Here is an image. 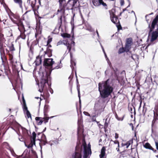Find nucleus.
Instances as JSON below:
<instances>
[{"label":"nucleus","mask_w":158,"mask_h":158,"mask_svg":"<svg viewBox=\"0 0 158 158\" xmlns=\"http://www.w3.org/2000/svg\"><path fill=\"white\" fill-rule=\"evenodd\" d=\"M110 79L102 81L98 84V91L101 97L105 98L110 95L113 90V87L110 85Z\"/></svg>","instance_id":"f257e3e1"},{"label":"nucleus","mask_w":158,"mask_h":158,"mask_svg":"<svg viewBox=\"0 0 158 158\" xmlns=\"http://www.w3.org/2000/svg\"><path fill=\"white\" fill-rule=\"evenodd\" d=\"M53 60V59L52 58L44 59L43 65L46 69H45L44 72L40 73V76H42V73H44V74H47V75H48V77H49L50 74H49V70L52 69L53 66L52 65L54 63V61ZM45 75H44V77H45Z\"/></svg>","instance_id":"f03ea898"},{"label":"nucleus","mask_w":158,"mask_h":158,"mask_svg":"<svg viewBox=\"0 0 158 158\" xmlns=\"http://www.w3.org/2000/svg\"><path fill=\"white\" fill-rule=\"evenodd\" d=\"M45 74H44V73H42V75L40 76L41 77V81L40 83V89H39V91L40 92H43V89L46 83H48V75L46 74L44 77ZM38 85H39V84L37 83ZM39 87L40 85H39Z\"/></svg>","instance_id":"7ed1b4c3"},{"label":"nucleus","mask_w":158,"mask_h":158,"mask_svg":"<svg viewBox=\"0 0 158 158\" xmlns=\"http://www.w3.org/2000/svg\"><path fill=\"white\" fill-rule=\"evenodd\" d=\"M27 4H28L29 6H27L26 5H24L25 9L27 10L30 7V9L28 10L26 12L24 13V15L26 14L28 12L30 11L31 10H32L34 12L36 10V7L35 4L36 3V0H27Z\"/></svg>","instance_id":"20e7f679"},{"label":"nucleus","mask_w":158,"mask_h":158,"mask_svg":"<svg viewBox=\"0 0 158 158\" xmlns=\"http://www.w3.org/2000/svg\"><path fill=\"white\" fill-rule=\"evenodd\" d=\"M64 44L66 45L67 47V49L69 50L68 52L70 53V62L71 65L70 67L72 69V71L74 69V68L73 66H75L76 63L75 62V60L73 57V55L72 52H70L71 49V45L69 44L68 43L66 42V43H64Z\"/></svg>","instance_id":"39448f33"},{"label":"nucleus","mask_w":158,"mask_h":158,"mask_svg":"<svg viewBox=\"0 0 158 158\" xmlns=\"http://www.w3.org/2000/svg\"><path fill=\"white\" fill-rule=\"evenodd\" d=\"M112 12H110V19L114 23L116 24L118 29L120 30L122 29V27L121 25L119 24L118 25H117L118 22H119V20L117 16L115 15L114 14V13L115 12V10L114 9H112L111 10Z\"/></svg>","instance_id":"423d86ee"},{"label":"nucleus","mask_w":158,"mask_h":158,"mask_svg":"<svg viewBox=\"0 0 158 158\" xmlns=\"http://www.w3.org/2000/svg\"><path fill=\"white\" fill-rule=\"evenodd\" d=\"M82 146L84 148V158H87L89 156V155H90L91 154V149L89 148H86V143L85 140L83 141L82 142Z\"/></svg>","instance_id":"0eeeda50"},{"label":"nucleus","mask_w":158,"mask_h":158,"mask_svg":"<svg viewBox=\"0 0 158 158\" xmlns=\"http://www.w3.org/2000/svg\"><path fill=\"white\" fill-rule=\"evenodd\" d=\"M104 107H103L102 106L98 104H95L94 109L95 114H97V116L100 114L101 113L104 111Z\"/></svg>","instance_id":"6e6552de"},{"label":"nucleus","mask_w":158,"mask_h":158,"mask_svg":"<svg viewBox=\"0 0 158 158\" xmlns=\"http://www.w3.org/2000/svg\"><path fill=\"white\" fill-rule=\"evenodd\" d=\"M8 15L10 20L14 23H16L17 21L20 19L19 15L14 14L11 11L8 13Z\"/></svg>","instance_id":"1a4fd4ad"},{"label":"nucleus","mask_w":158,"mask_h":158,"mask_svg":"<svg viewBox=\"0 0 158 158\" xmlns=\"http://www.w3.org/2000/svg\"><path fill=\"white\" fill-rule=\"evenodd\" d=\"M156 24H158V15L156 16V17L152 21L151 27H150V24L148 25V28H149V35L151 34L152 30L155 28Z\"/></svg>","instance_id":"9d476101"},{"label":"nucleus","mask_w":158,"mask_h":158,"mask_svg":"<svg viewBox=\"0 0 158 158\" xmlns=\"http://www.w3.org/2000/svg\"><path fill=\"white\" fill-rule=\"evenodd\" d=\"M156 30L154 31H152L150 34L149 35H149L152 34L151 40L152 41L156 40L158 37V24H156Z\"/></svg>","instance_id":"9b49d317"},{"label":"nucleus","mask_w":158,"mask_h":158,"mask_svg":"<svg viewBox=\"0 0 158 158\" xmlns=\"http://www.w3.org/2000/svg\"><path fill=\"white\" fill-rule=\"evenodd\" d=\"M71 10H72V13L73 15V16H75V14H77L78 13H79L81 18L83 20H84V18L81 11V7L77 8L73 7V8H71Z\"/></svg>","instance_id":"f8f14e48"},{"label":"nucleus","mask_w":158,"mask_h":158,"mask_svg":"<svg viewBox=\"0 0 158 158\" xmlns=\"http://www.w3.org/2000/svg\"><path fill=\"white\" fill-rule=\"evenodd\" d=\"M61 60H60L59 62H58V63H54L53 64V66H54V67L53 66L52 68V69H49V74H50L52 70L54 69H58L61 68L62 67V64L61 63Z\"/></svg>","instance_id":"ddd939ff"},{"label":"nucleus","mask_w":158,"mask_h":158,"mask_svg":"<svg viewBox=\"0 0 158 158\" xmlns=\"http://www.w3.org/2000/svg\"><path fill=\"white\" fill-rule=\"evenodd\" d=\"M71 2V0H69L67 4H64L63 6L62 5V7L63 9V12H64L66 10H71V7H70L71 4L70 3Z\"/></svg>","instance_id":"4468645a"},{"label":"nucleus","mask_w":158,"mask_h":158,"mask_svg":"<svg viewBox=\"0 0 158 158\" xmlns=\"http://www.w3.org/2000/svg\"><path fill=\"white\" fill-rule=\"evenodd\" d=\"M132 43V40L131 38L127 39L126 41L125 44V48L127 49V50H129L131 48V44Z\"/></svg>","instance_id":"2eb2a0df"},{"label":"nucleus","mask_w":158,"mask_h":158,"mask_svg":"<svg viewBox=\"0 0 158 158\" xmlns=\"http://www.w3.org/2000/svg\"><path fill=\"white\" fill-rule=\"evenodd\" d=\"M15 23L16 24L18 27V29L19 31L20 30H23L24 31H25L23 23L20 19L19 20L17 21L16 23Z\"/></svg>","instance_id":"dca6fc26"},{"label":"nucleus","mask_w":158,"mask_h":158,"mask_svg":"<svg viewBox=\"0 0 158 158\" xmlns=\"http://www.w3.org/2000/svg\"><path fill=\"white\" fill-rule=\"evenodd\" d=\"M71 1L72 2L73 4H71L70 7H71V8L73 7H81V6H80L79 2L78 1V0H71Z\"/></svg>","instance_id":"f3484780"},{"label":"nucleus","mask_w":158,"mask_h":158,"mask_svg":"<svg viewBox=\"0 0 158 158\" xmlns=\"http://www.w3.org/2000/svg\"><path fill=\"white\" fill-rule=\"evenodd\" d=\"M10 63L12 65V68L14 69H17V67L16 66V64L17 63L16 61L14 60L13 59L12 57H11L10 59Z\"/></svg>","instance_id":"a211bd4d"},{"label":"nucleus","mask_w":158,"mask_h":158,"mask_svg":"<svg viewBox=\"0 0 158 158\" xmlns=\"http://www.w3.org/2000/svg\"><path fill=\"white\" fill-rule=\"evenodd\" d=\"M81 152H75L72 155V158H81Z\"/></svg>","instance_id":"6ab92c4d"},{"label":"nucleus","mask_w":158,"mask_h":158,"mask_svg":"<svg viewBox=\"0 0 158 158\" xmlns=\"http://www.w3.org/2000/svg\"><path fill=\"white\" fill-rule=\"evenodd\" d=\"M42 60L41 57L39 56H37L36 57V59L35 61V65L37 66L39 65L41 63Z\"/></svg>","instance_id":"aec40b11"},{"label":"nucleus","mask_w":158,"mask_h":158,"mask_svg":"<svg viewBox=\"0 0 158 158\" xmlns=\"http://www.w3.org/2000/svg\"><path fill=\"white\" fill-rule=\"evenodd\" d=\"M35 119L38 125H41L43 122V120L42 118L40 117H36L35 118Z\"/></svg>","instance_id":"412c9836"},{"label":"nucleus","mask_w":158,"mask_h":158,"mask_svg":"<svg viewBox=\"0 0 158 158\" xmlns=\"http://www.w3.org/2000/svg\"><path fill=\"white\" fill-rule=\"evenodd\" d=\"M20 126L21 127L23 135L24 136H27L28 135V130L26 128L22 127L21 125H20Z\"/></svg>","instance_id":"4be33fe9"},{"label":"nucleus","mask_w":158,"mask_h":158,"mask_svg":"<svg viewBox=\"0 0 158 158\" xmlns=\"http://www.w3.org/2000/svg\"><path fill=\"white\" fill-rule=\"evenodd\" d=\"M106 149L105 147H103L101 150V154L99 155L100 158H102L104 157L105 154Z\"/></svg>","instance_id":"5701e85b"},{"label":"nucleus","mask_w":158,"mask_h":158,"mask_svg":"<svg viewBox=\"0 0 158 158\" xmlns=\"http://www.w3.org/2000/svg\"><path fill=\"white\" fill-rule=\"evenodd\" d=\"M64 0H59V6L60 9H58L57 11V13L56 14V15L58 14V12L61 11H63V9L62 8V3L63 2Z\"/></svg>","instance_id":"b1692460"},{"label":"nucleus","mask_w":158,"mask_h":158,"mask_svg":"<svg viewBox=\"0 0 158 158\" xmlns=\"http://www.w3.org/2000/svg\"><path fill=\"white\" fill-rule=\"evenodd\" d=\"M143 147L146 149H149L154 151V148L151 146L150 144L148 143H147L143 145Z\"/></svg>","instance_id":"393cba45"},{"label":"nucleus","mask_w":158,"mask_h":158,"mask_svg":"<svg viewBox=\"0 0 158 158\" xmlns=\"http://www.w3.org/2000/svg\"><path fill=\"white\" fill-rule=\"evenodd\" d=\"M19 31L20 32V35L19 36L20 37L23 39L24 40L26 38V35H25L24 33L26 31H24L23 30H20Z\"/></svg>","instance_id":"a878e982"},{"label":"nucleus","mask_w":158,"mask_h":158,"mask_svg":"<svg viewBox=\"0 0 158 158\" xmlns=\"http://www.w3.org/2000/svg\"><path fill=\"white\" fill-rule=\"evenodd\" d=\"M101 0H93V3L95 6H98L101 5Z\"/></svg>","instance_id":"bb28decb"},{"label":"nucleus","mask_w":158,"mask_h":158,"mask_svg":"<svg viewBox=\"0 0 158 158\" xmlns=\"http://www.w3.org/2000/svg\"><path fill=\"white\" fill-rule=\"evenodd\" d=\"M23 111L24 112L25 111L26 112L27 116V118H30L31 119V113L28 110L27 107V109L24 108L23 109Z\"/></svg>","instance_id":"cd10ccee"},{"label":"nucleus","mask_w":158,"mask_h":158,"mask_svg":"<svg viewBox=\"0 0 158 158\" xmlns=\"http://www.w3.org/2000/svg\"><path fill=\"white\" fill-rule=\"evenodd\" d=\"M2 146L3 148H6L9 150L10 148H11L9 144L6 142L3 143L2 145Z\"/></svg>","instance_id":"c85d7f7f"},{"label":"nucleus","mask_w":158,"mask_h":158,"mask_svg":"<svg viewBox=\"0 0 158 158\" xmlns=\"http://www.w3.org/2000/svg\"><path fill=\"white\" fill-rule=\"evenodd\" d=\"M129 51V50H127V49L125 48V47L124 48L122 47L119 49L118 52L119 54H121L125 52H127Z\"/></svg>","instance_id":"c756f323"},{"label":"nucleus","mask_w":158,"mask_h":158,"mask_svg":"<svg viewBox=\"0 0 158 158\" xmlns=\"http://www.w3.org/2000/svg\"><path fill=\"white\" fill-rule=\"evenodd\" d=\"M15 3L18 4L20 7L22 8V0H13Z\"/></svg>","instance_id":"7c9ffc66"},{"label":"nucleus","mask_w":158,"mask_h":158,"mask_svg":"<svg viewBox=\"0 0 158 158\" xmlns=\"http://www.w3.org/2000/svg\"><path fill=\"white\" fill-rule=\"evenodd\" d=\"M24 143L25 146L28 148H32L33 147V145H35V143H34L33 141L31 140L30 143L28 145L26 144L25 142Z\"/></svg>","instance_id":"2f4dec72"},{"label":"nucleus","mask_w":158,"mask_h":158,"mask_svg":"<svg viewBox=\"0 0 158 158\" xmlns=\"http://www.w3.org/2000/svg\"><path fill=\"white\" fill-rule=\"evenodd\" d=\"M77 90L78 91V97L79 98V106L81 108V101L80 99V88H78V86H77Z\"/></svg>","instance_id":"473e14b6"},{"label":"nucleus","mask_w":158,"mask_h":158,"mask_svg":"<svg viewBox=\"0 0 158 158\" xmlns=\"http://www.w3.org/2000/svg\"><path fill=\"white\" fill-rule=\"evenodd\" d=\"M32 137L31 139V140L33 141L34 143L35 142V138L36 134L35 132H33L32 133Z\"/></svg>","instance_id":"72a5a7b5"},{"label":"nucleus","mask_w":158,"mask_h":158,"mask_svg":"<svg viewBox=\"0 0 158 158\" xmlns=\"http://www.w3.org/2000/svg\"><path fill=\"white\" fill-rule=\"evenodd\" d=\"M131 57L134 60H136L139 59V56L137 54H134L131 55Z\"/></svg>","instance_id":"f704fd0d"},{"label":"nucleus","mask_w":158,"mask_h":158,"mask_svg":"<svg viewBox=\"0 0 158 158\" xmlns=\"http://www.w3.org/2000/svg\"><path fill=\"white\" fill-rule=\"evenodd\" d=\"M61 36L64 38H69L70 37V35L67 33H63L61 34Z\"/></svg>","instance_id":"c9c22d12"},{"label":"nucleus","mask_w":158,"mask_h":158,"mask_svg":"<svg viewBox=\"0 0 158 158\" xmlns=\"http://www.w3.org/2000/svg\"><path fill=\"white\" fill-rule=\"evenodd\" d=\"M155 110L157 111V115H158V99L156 100L155 102Z\"/></svg>","instance_id":"e433bc0d"},{"label":"nucleus","mask_w":158,"mask_h":158,"mask_svg":"<svg viewBox=\"0 0 158 158\" xmlns=\"http://www.w3.org/2000/svg\"><path fill=\"white\" fill-rule=\"evenodd\" d=\"M47 141L46 136L44 134H42L41 137V141Z\"/></svg>","instance_id":"4c0bfd02"},{"label":"nucleus","mask_w":158,"mask_h":158,"mask_svg":"<svg viewBox=\"0 0 158 158\" xmlns=\"http://www.w3.org/2000/svg\"><path fill=\"white\" fill-rule=\"evenodd\" d=\"M22 100L23 103V109L24 108L27 109V107L26 106L25 101L23 96Z\"/></svg>","instance_id":"58836bf2"},{"label":"nucleus","mask_w":158,"mask_h":158,"mask_svg":"<svg viewBox=\"0 0 158 158\" xmlns=\"http://www.w3.org/2000/svg\"><path fill=\"white\" fill-rule=\"evenodd\" d=\"M48 106L45 105L44 106V115L45 116V113H47L48 111Z\"/></svg>","instance_id":"ea45409f"},{"label":"nucleus","mask_w":158,"mask_h":158,"mask_svg":"<svg viewBox=\"0 0 158 158\" xmlns=\"http://www.w3.org/2000/svg\"><path fill=\"white\" fill-rule=\"evenodd\" d=\"M147 110V108L144 106L143 107V110L142 111V114L144 116Z\"/></svg>","instance_id":"a19ab883"},{"label":"nucleus","mask_w":158,"mask_h":158,"mask_svg":"<svg viewBox=\"0 0 158 158\" xmlns=\"http://www.w3.org/2000/svg\"><path fill=\"white\" fill-rule=\"evenodd\" d=\"M62 16H61L58 20V25L59 26V27L61 26L62 24Z\"/></svg>","instance_id":"79ce46f5"},{"label":"nucleus","mask_w":158,"mask_h":158,"mask_svg":"<svg viewBox=\"0 0 158 158\" xmlns=\"http://www.w3.org/2000/svg\"><path fill=\"white\" fill-rule=\"evenodd\" d=\"M9 50L10 51H14L15 50L13 44H12L11 45L9 46Z\"/></svg>","instance_id":"37998d69"},{"label":"nucleus","mask_w":158,"mask_h":158,"mask_svg":"<svg viewBox=\"0 0 158 158\" xmlns=\"http://www.w3.org/2000/svg\"><path fill=\"white\" fill-rule=\"evenodd\" d=\"M42 119L43 120V122H44V123H46L48 122L49 118H48V117H44L42 118Z\"/></svg>","instance_id":"c03bdc74"},{"label":"nucleus","mask_w":158,"mask_h":158,"mask_svg":"<svg viewBox=\"0 0 158 158\" xmlns=\"http://www.w3.org/2000/svg\"><path fill=\"white\" fill-rule=\"evenodd\" d=\"M115 118H116L119 121H123V118H124V116L122 118H119L118 117L117 115L116 114L115 115Z\"/></svg>","instance_id":"a18cd8bd"},{"label":"nucleus","mask_w":158,"mask_h":158,"mask_svg":"<svg viewBox=\"0 0 158 158\" xmlns=\"http://www.w3.org/2000/svg\"><path fill=\"white\" fill-rule=\"evenodd\" d=\"M97 116H97V114H96L95 115L93 116L92 117V119H91L92 121L97 122L96 121V119L95 117H97Z\"/></svg>","instance_id":"49530a36"},{"label":"nucleus","mask_w":158,"mask_h":158,"mask_svg":"<svg viewBox=\"0 0 158 158\" xmlns=\"http://www.w3.org/2000/svg\"><path fill=\"white\" fill-rule=\"evenodd\" d=\"M130 145V143H122V146H126V148H128Z\"/></svg>","instance_id":"de8ad7c7"},{"label":"nucleus","mask_w":158,"mask_h":158,"mask_svg":"<svg viewBox=\"0 0 158 158\" xmlns=\"http://www.w3.org/2000/svg\"><path fill=\"white\" fill-rule=\"evenodd\" d=\"M41 144H40L41 146L42 145H45L47 143H48V142L47 141H40Z\"/></svg>","instance_id":"09e8293b"},{"label":"nucleus","mask_w":158,"mask_h":158,"mask_svg":"<svg viewBox=\"0 0 158 158\" xmlns=\"http://www.w3.org/2000/svg\"><path fill=\"white\" fill-rule=\"evenodd\" d=\"M30 152V151H29L28 149H26L24 151L23 154L25 155H27Z\"/></svg>","instance_id":"8fccbe9b"},{"label":"nucleus","mask_w":158,"mask_h":158,"mask_svg":"<svg viewBox=\"0 0 158 158\" xmlns=\"http://www.w3.org/2000/svg\"><path fill=\"white\" fill-rule=\"evenodd\" d=\"M136 86L137 88V89H140V84L138 82H136Z\"/></svg>","instance_id":"3c124183"},{"label":"nucleus","mask_w":158,"mask_h":158,"mask_svg":"<svg viewBox=\"0 0 158 158\" xmlns=\"http://www.w3.org/2000/svg\"><path fill=\"white\" fill-rule=\"evenodd\" d=\"M104 53V55H105V57L106 59V60H109V59L108 58H107V56L106 55V54L105 52V51L104 50V49H103V50H102Z\"/></svg>","instance_id":"603ef678"},{"label":"nucleus","mask_w":158,"mask_h":158,"mask_svg":"<svg viewBox=\"0 0 158 158\" xmlns=\"http://www.w3.org/2000/svg\"><path fill=\"white\" fill-rule=\"evenodd\" d=\"M112 141L114 142V144H117L118 147L119 148V142L118 140H115L114 141Z\"/></svg>","instance_id":"864d4df0"},{"label":"nucleus","mask_w":158,"mask_h":158,"mask_svg":"<svg viewBox=\"0 0 158 158\" xmlns=\"http://www.w3.org/2000/svg\"><path fill=\"white\" fill-rule=\"evenodd\" d=\"M100 2L101 3V4L102 5L104 6H106V4L103 2V0H101Z\"/></svg>","instance_id":"5fc2aeb1"},{"label":"nucleus","mask_w":158,"mask_h":158,"mask_svg":"<svg viewBox=\"0 0 158 158\" xmlns=\"http://www.w3.org/2000/svg\"><path fill=\"white\" fill-rule=\"evenodd\" d=\"M75 74H76V83L77 84V87L78 86V88H79V87H78V84H79V82H78V79L77 78V76L76 71H75Z\"/></svg>","instance_id":"6e6d98bb"},{"label":"nucleus","mask_w":158,"mask_h":158,"mask_svg":"<svg viewBox=\"0 0 158 158\" xmlns=\"http://www.w3.org/2000/svg\"><path fill=\"white\" fill-rule=\"evenodd\" d=\"M83 114L89 117H90V114L87 112L84 111L83 112Z\"/></svg>","instance_id":"4d7b16f0"},{"label":"nucleus","mask_w":158,"mask_h":158,"mask_svg":"<svg viewBox=\"0 0 158 158\" xmlns=\"http://www.w3.org/2000/svg\"><path fill=\"white\" fill-rule=\"evenodd\" d=\"M155 122V121H154V120H153L152 122V132L153 131V127L154 125V123Z\"/></svg>","instance_id":"13d9d810"},{"label":"nucleus","mask_w":158,"mask_h":158,"mask_svg":"<svg viewBox=\"0 0 158 158\" xmlns=\"http://www.w3.org/2000/svg\"><path fill=\"white\" fill-rule=\"evenodd\" d=\"M120 3L121 6L123 5L124 4V0H120Z\"/></svg>","instance_id":"bf43d9fd"},{"label":"nucleus","mask_w":158,"mask_h":158,"mask_svg":"<svg viewBox=\"0 0 158 158\" xmlns=\"http://www.w3.org/2000/svg\"><path fill=\"white\" fill-rule=\"evenodd\" d=\"M52 38L49 39L47 41V45L49 44L52 41Z\"/></svg>","instance_id":"052dcab7"},{"label":"nucleus","mask_w":158,"mask_h":158,"mask_svg":"<svg viewBox=\"0 0 158 158\" xmlns=\"http://www.w3.org/2000/svg\"><path fill=\"white\" fill-rule=\"evenodd\" d=\"M40 148H41V150H40V152L41 154V158H42L43 156H42V148L41 145H40Z\"/></svg>","instance_id":"680f3d73"},{"label":"nucleus","mask_w":158,"mask_h":158,"mask_svg":"<svg viewBox=\"0 0 158 158\" xmlns=\"http://www.w3.org/2000/svg\"><path fill=\"white\" fill-rule=\"evenodd\" d=\"M108 126V123L106 121L104 124V127L107 128Z\"/></svg>","instance_id":"e2e57ef3"},{"label":"nucleus","mask_w":158,"mask_h":158,"mask_svg":"<svg viewBox=\"0 0 158 158\" xmlns=\"http://www.w3.org/2000/svg\"><path fill=\"white\" fill-rule=\"evenodd\" d=\"M19 140L21 142H24V139L22 137H21V138H19Z\"/></svg>","instance_id":"0e129e2a"},{"label":"nucleus","mask_w":158,"mask_h":158,"mask_svg":"<svg viewBox=\"0 0 158 158\" xmlns=\"http://www.w3.org/2000/svg\"><path fill=\"white\" fill-rule=\"evenodd\" d=\"M86 148H90V149H91V146H90V144H88V147H87V144H86Z\"/></svg>","instance_id":"69168bd1"},{"label":"nucleus","mask_w":158,"mask_h":158,"mask_svg":"<svg viewBox=\"0 0 158 158\" xmlns=\"http://www.w3.org/2000/svg\"><path fill=\"white\" fill-rule=\"evenodd\" d=\"M115 137L116 139L118 138V134L116 133Z\"/></svg>","instance_id":"338daca9"},{"label":"nucleus","mask_w":158,"mask_h":158,"mask_svg":"<svg viewBox=\"0 0 158 158\" xmlns=\"http://www.w3.org/2000/svg\"><path fill=\"white\" fill-rule=\"evenodd\" d=\"M47 50L48 52H50L51 53L52 51V50H51V49H48V48L47 49Z\"/></svg>","instance_id":"774afa93"}]
</instances>
